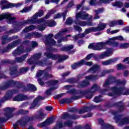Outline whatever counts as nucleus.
Here are the masks:
<instances>
[{"label": "nucleus", "instance_id": "1", "mask_svg": "<svg viewBox=\"0 0 129 129\" xmlns=\"http://www.w3.org/2000/svg\"><path fill=\"white\" fill-rule=\"evenodd\" d=\"M44 15V11L43 10H40L38 12L35 13L32 17L31 19L26 20L25 21H24L23 22H19L16 27V29H22L25 25H26V24H34L35 23H42V22H44V19H39L38 20V18H40L42 17Z\"/></svg>", "mask_w": 129, "mask_h": 129}, {"label": "nucleus", "instance_id": "2", "mask_svg": "<svg viewBox=\"0 0 129 129\" xmlns=\"http://www.w3.org/2000/svg\"><path fill=\"white\" fill-rule=\"evenodd\" d=\"M106 27V24L100 23L99 24L97 27H91L86 29L85 32L82 34L75 35L73 38L76 40L79 39V38H84L86 35L91 33V32H97L98 31H102Z\"/></svg>", "mask_w": 129, "mask_h": 129}, {"label": "nucleus", "instance_id": "3", "mask_svg": "<svg viewBox=\"0 0 129 129\" xmlns=\"http://www.w3.org/2000/svg\"><path fill=\"white\" fill-rule=\"evenodd\" d=\"M53 51H55V49L53 47H51L50 48H47L46 49V52L44 53V55L47 57V58H51L52 60H56V59H59V62L62 61V60H66L68 58V56L67 55H59L58 54H52V52Z\"/></svg>", "mask_w": 129, "mask_h": 129}, {"label": "nucleus", "instance_id": "4", "mask_svg": "<svg viewBox=\"0 0 129 129\" xmlns=\"http://www.w3.org/2000/svg\"><path fill=\"white\" fill-rule=\"evenodd\" d=\"M51 70L50 68L47 69L46 70L44 71H39L37 75V77H41V75H44V77L42 79H39L38 80V83L40 84V85H44V82L43 81H46V80H47V79H49V78H52V75H49L48 74V73L49 71Z\"/></svg>", "mask_w": 129, "mask_h": 129}, {"label": "nucleus", "instance_id": "5", "mask_svg": "<svg viewBox=\"0 0 129 129\" xmlns=\"http://www.w3.org/2000/svg\"><path fill=\"white\" fill-rule=\"evenodd\" d=\"M41 56H42V53H36L28 60L27 62L29 64H34V63L39 66H44L46 64V61L38 60L41 58Z\"/></svg>", "mask_w": 129, "mask_h": 129}, {"label": "nucleus", "instance_id": "6", "mask_svg": "<svg viewBox=\"0 0 129 129\" xmlns=\"http://www.w3.org/2000/svg\"><path fill=\"white\" fill-rule=\"evenodd\" d=\"M109 40L106 42H101L96 43H91L88 46L89 49H92L93 50L97 51H101L102 49H104V46L106 45H108Z\"/></svg>", "mask_w": 129, "mask_h": 129}, {"label": "nucleus", "instance_id": "7", "mask_svg": "<svg viewBox=\"0 0 129 129\" xmlns=\"http://www.w3.org/2000/svg\"><path fill=\"white\" fill-rule=\"evenodd\" d=\"M33 119H34L33 117H24L14 124L13 125V127L14 129H18V126H19V124L22 126H26L28 124V123L30 122V121H32Z\"/></svg>", "mask_w": 129, "mask_h": 129}, {"label": "nucleus", "instance_id": "8", "mask_svg": "<svg viewBox=\"0 0 129 129\" xmlns=\"http://www.w3.org/2000/svg\"><path fill=\"white\" fill-rule=\"evenodd\" d=\"M22 4H10L9 2L6 0H1L0 1V6H1L2 10H6L7 9H10V8H13V7H15L16 8H19L20 6H22Z\"/></svg>", "mask_w": 129, "mask_h": 129}, {"label": "nucleus", "instance_id": "9", "mask_svg": "<svg viewBox=\"0 0 129 129\" xmlns=\"http://www.w3.org/2000/svg\"><path fill=\"white\" fill-rule=\"evenodd\" d=\"M86 80L79 84V87H85L89 84V80H96L98 78V76H88L85 77Z\"/></svg>", "mask_w": 129, "mask_h": 129}, {"label": "nucleus", "instance_id": "10", "mask_svg": "<svg viewBox=\"0 0 129 129\" xmlns=\"http://www.w3.org/2000/svg\"><path fill=\"white\" fill-rule=\"evenodd\" d=\"M5 19H7L8 24H14V23L16 22V18L12 17L11 14L4 13L0 15V20H4Z\"/></svg>", "mask_w": 129, "mask_h": 129}, {"label": "nucleus", "instance_id": "11", "mask_svg": "<svg viewBox=\"0 0 129 129\" xmlns=\"http://www.w3.org/2000/svg\"><path fill=\"white\" fill-rule=\"evenodd\" d=\"M76 20H78V19H81L82 20H91L92 19V16H89L88 14L84 12L81 11L76 14Z\"/></svg>", "mask_w": 129, "mask_h": 129}, {"label": "nucleus", "instance_id": "12", "mask_svg": "<svg viewBox=\"0 0 129 129\" xmlns=\"http://www.w3.org/2000/svg\"><path fill=\"white\" fill-rule=\"evenodd\" d=\"M65 32H67V29H63L61 32L55 35V39H58L57 41L58 44H60L61 42H66V41H67V37H70V35H67L66 38H61V36H62L63 33H65Z\"/></svg>", "mask_w": 129, "mask_h": 129}, {"label": "nucleus", "instance_id": "13", "mask_svg": "<svg viewBox=\"0 0 129 129\" xmlns=\"http://www.w3.org/2000/svg\"><path fill=\"white\" fill-rule=\"evenodd\" d=\"M52 34H49L47 36V40L45 42L46 45H49V46H54V45H56V41L54 39H51V38H52Z\"/></svg>", "mask_w": 129, "mask_h": 129}, {"label": "nucleus", "instance_id": "14", "mask_svg": "<svg viewBox=\"0 0 129 129\" xmlns=\"http://www.w3.org/2000/svg\"><path fill=\"white\" fill-rule=\"evenodd\" d=\"M25 52L24 50V47L23 46L18 47L16 49H15L13 52L12 54L13 56H19L21 54H23Z\"/></svg>", "mask_w": 129, "mask_h": 129}, {"label": "nucleus", "instance_id": "15", "mask_svg": "<svg viewBox=\"0 0 129 129\" xmlns=\"http://www.w3.org/2000/svg\"><path fill=\"white\" fill-rule=\"evenodd\" d=\"M53 122H54V120L53 119V118H50L46 119L43 122L39 124L38 125L41 127H44V126L50 125V124H51V123H53Z\"/></svg>", "mask_w": 129, "mask_h": 129}, {"label": "nucleus", "instance_id": "16", "mask_svg": "<svg viewBox=\"0 0 129 129\" xmlns=\"http://www.w3.org/2000/svg\"><path fill=\"white\" fill-rule=\"evenodd\" d=\"M5 114L7 117V118H11V117H13L14 115L12 112H13V109L7 107L4 109Z\"/></svg>", "mask_w": 129, "mask_h": 129}, {"label": "nucleus", "instance_id": "17", "mask_svg": "<svg viewBox=\"0 0 129 129\" xmlns=\"http://www.w3.org/2000/svg\"><path fill=\"white\" fill-rule=\"evenodd\" d=\"M118 60V58H111L108 59L106 61H102V64L103 66H107L108 65H110V64H112V63H115Z\"/></svg>", "mask_w": 129, "mask_h": 129}, {"label": "nucleus", "instance_id": "18", "mask_svg": "<svg viewBox=\"0 0 129 129\" xmlns=\"http://www.w3.org/2000/svg\"><path fill=\"white\" fill-rule=\"evenodd\" d=\"M21 43V40L19 39L16 41H13L11 44H8L7 46V49L10 50L11 49H13L15 48V47H17Z\"/></svg>", "mask_w": 129, "mask_h": 129}, {"label": "nucleus", "instance_id": "19", "mask_svg": "<svg viewBox=\"0 0 129 129\" xmlns=\"http://www.w3.org/2000/svg\"><path fill=\"white\" fill-rule=\"evenodd\" d=\"M75 23L79 26H92V22L86 23L84 21L81 22L78 20L75 21Z\"/></svg>", "mask_w": 129, "mask_h": 129}, {"label": "nucleus", "instance_id": "20", "mask_svg": "<svg viewBox=\"0 0 129 129\" xmlns=\"http://www.w3.org/2000/svg\"><path fill=\"white\" fill-rule=\"evenodd\" d=\"M117 122L120 125H122V124H126L129 123V117H124L121 119H118Z\"/></svg>", "mask_w": 129, "mask_h": 129}, {"label": "nucleus", "instance_id": "21", "mask_svg": "<svg viewBox=\"0 0 129 129\" xmlns=\"http://www.w3.org/2000/svg\"><path fill=\"white\" fill-rule=\"evenodd\" d=\"M27 99V97L24 95H19L18 96L14 98L13 100L14 101H22L23 100H25Z\"/></svg>", "mask_w": 129, "mask_h": 129}, {"label": "nucleus", "instance_id": "22", "mask_svg": "<svg viewBox=\"0 0 129 129\" xmlns=\"http://www.w3.org/2000/svg\"><path fill=\"white\" fill-rule=\"evenodd\" d=\"M115 80V78L112 76L109 77L108 79L106 81L104 84L105 87H107L108 85L112 82H113Z\"/></svg>", "mask_w": 129, "mask_h": 129}, {"label": "nucleus", "instance_id": "23", "mask_svg": "<svg viewBox=\"0 0 129 129\" xmlns=\"http://www.w3.org/2000/svg\"><path fill=\"white\" fill-rule=\"evenodd\" d=\"M84 63V59H82L78 62L75 63L74 64L72 65V69H76V68H78V67H80V66H82Z\"/></svg>", "mask_w": 129, "mask_h": 129}, {"label": "nucleus", "instance_id": "24", "mask_svg": "<svg viewBox=\"0 0 129 129\" xmlns=\"http://www.w3.org/2000/svg\"><path fill=\"white\" fill-rule=\"evenodd\" d=\"M44 99H45V97H42L41 96H38L32 103V105L33 107H35V106H36L37 104H38V102H39L40 100H43Z\"/></svg>", "mask_w": 129, "mask_h": 129}, {"label": "nucleus", "instance_id": "25", "mask_svg": "<svg viewBox=\"0 0 129 129\" xmlns=\"http://www.w3.org/2000/svg\"><path fill=\"white\" fill-rule=\"evenodd\" d=\"M34 36V37H36L37 38H39V37H41V34L38 33V32L36 33H32L31 34H28L26 36V39H31L32 36Z\"/></svg>", "mask_w": 129, "mask_h": 129}, {"label": "nucleus", "instance_id": "26", "mask_svg": "<svg viewBox=\"0 0 129 129\" xmlns=\"http://www.w3.org/2000/svg\"><path fill=\"white\" fill-rule=\"evenodd\" d=\"M27 56L28 54H26L21 57H16L15 58V61L16 62H18V63H22V62H24V61H25V59L27 58Z\"/></svg>", "mask_w": 129, "mask_h": 129}, {"label": "nucleus", "instance_id": "27", "mask_svg": "<svg viewBox=\"0 0 129 129\" xmlns=\"http://www.w3.org/2000/svg\"><path fill=\"white\" fill-rule=\"evenodd\" d=\"M14 37H8V36H4L2 38V44H6L10 41H13Z\"/></svg>", "mask_w": 129, "mask_h": 129}, {"label": "nucleus", "instance_id": "28", "mask_svg": "<svg viewBox=\"0 0 129 129\" xmlns=\"http://www.w3.org/2000/svg\"><path fill=\"white\" fill-rule=\"evenodd\" d=\"M69 117L70 118H73V119H76V118H77V117H75L73 115H70V114L68 113H64L61 116V118H62L63 119H66Z\"/></svg>", "mask_w": 129, "mask_h": 129}, {"label": "nucleus", "instance_id": "29", "mask_svg": "<svg viewBox=\"0 0 129 129\" xmlns=\"http://www.w3.org/2000/svg\"><path fill=\"white\" fill-rule=\"evenodd\" d=\"M100 67L97 64H95L93 66L90 70H89V72L91 73H94V72H96L99 69Z\"/></svg>", "mask_w": 129, "mask_h": 129}, {"label": "nucleus", "instance_id": "30", "mask_svg": "<svg viewBox=\"0 0 129 129\" xmlns=\"http://www.w3.org/2000/svg\"><path fill=\"white\" fill-rule=\"evenodd\" d=\"M104 10L103 8H101L98 10H95V13H96L94 19V20H97V19H99V16H98V14H100L101 13L103 12Z\"/></svg>", "mask_w": 129, "mask_h": 129}, {"label": "nucleus", "instance_id": "31", "mask_svg": "<svg viewBox=\"0 0 129 129\" xmlns=\"http://www.w3.org/2000/svg\"><path fill=\"white\" fill-rule=\"evenodd\" d=\"M99 90V86L97 84H94L91 88L90 92L92 93H94Z\"/></svg>", "mask_w": 129, "mask_h": 129}, {"label": "nucleus", "instance_id": "32", "mask_svg": "<svg viewBox=\"0 0 129 129\" xmlns=\"http://www.w3.org/2000/svg\"><path fill=\"white\" fill-rule=\"evenodd\" d=\"M115 40H118V41H123V37L122 36H118L112 37L109 39V42H110L112 41H115Z\"/></svg>", "mask_w": 129, "mask_h": 129}, {"label": "nucleus", "instance_id": "33", "mask_svg": "<svg viewBox=\"0 0 129 129\" xmlns=\"http://www.w3.org/2000/svg\"><path fill=\"white\" fill-rule=\"evenodd\" d=\"M90 107H88L87 106H85L84 109H82L79 111V114H82V113H85V112H87V111H89L91 110Z\"/></svg>", "mask_w": 129, "mask_h": 129}, {"label": "nucleus", "instance_id": "34", "mask_svg": "<svg viewBox=\"0 0 129 129\" xmlns=\"http://www.w3.org/2000/svg\"><path fill=\"white\" fill-rule=\"evenodd\" d=\"M46 84L47 86H51V85H56V84H58V81L56 80H53L47 82Z\"/></svg>", "mask_w": 129, "mask_h": 129}, {"label": "nucleus", "instance_id": "35", "mask_svg": "<svg viewBox=\"0 0 129 129\" xmlns=\"http://www.w3.org/2000/svg\"><path fill=\"white\" fill-rule=\"evenodd\" d=\"M113 7H117V8H122L123 6V3L120 2H116L112 3Z\"/></svg>", "mask_w": 129, "mask_h": 129}, {"label": "nucleus", "instance_id": "36", "mask_svg": "<svg viewBox=\"0 0 129 129\" xmlns=\"http://www.w3.org/2000/svg\"><path fill=\"white\" fill-rule=\"evenodd\" d=\"M113 70H108L104 71L103 72L101 73V75H100V77H103L105 75V74L107 73H112V72H114Z\"/></svg>", "mask_w": 129, "mask_h": 129}, {"label": "nucleus", "instance_id": "37", "mask_svg": "<svg viewBox=\"0 0 129 129\" xmlns=\"http://www.w3.org/2000/svg\"><path fill=\"white\" fill-rule=\"evenodd\" d=\"M35 29V26L31 25L25 28L23 30V33H27V32H30V31H33Z\"/></svg>", "mask_w": 129, "mask_h": 129}, {"label": "nucleus", "instance_id": "38", "mask_svg": "<svg viewBox=\"0 0 129 129\" xmlns=\"http://www.w3.org/2000/svg\"><path fill=\"white\" fill-rule=\"evenodd\" d=\"M62 16H63V20L65 21V18L66 17V13H62V14L58 13L57 14H56L54 16V19H59V18H61L62 17Z\"/></svg>", "mask_w": 129, "mask_h": 129}, {"label": "nucleus", "instance_id": "39", "mask_svg": "<svg viewBox=\"0 0 129 129\" xmlns=\"http://www.w3.org/2000/svg\"><path fill=\"white\" fill-rule=\"evenodd\" d=\"M73 45H68L64 47L61 48V51H70V50H72L73 49Z\"/></svg>", "mask_w": 129, "mask_h": 129}, {"label": "nucleus", "instance_id": "40", "mask_svg": "<svg viewBox=\"0 0 129 129\" xmlns=\"http://www.w3.org/2000/svg\"><path fill=\"white\" fill-rule=\"evenodd\" d=\"M27 87L28 90H30V91H36V90H37V88H36L34 85L31 84H28Z\"/></svg>", "mask_w": 129, "mask_h": 129}, {"label": "nucleus", "instance_id": "41", "mask_svg": "<svg viewBox=\"0 0 129 129\" xmlns=\"http://www.w3.org/2000/svg\"><path fill=\"white\" fill-rule=\"evenodd\" d=\"M32 6H30L29 7H25L24 8L20 13H28V12H30L31 10H32Z\"/></svg>", "mask_w": 129, "mask_h": 129}, {"label": "nucleus", "instance_id": "42", "mask_svg": "<svg viewBox=\"0 0 129 129\" xmlns=\"http://www.w3.org/2000/svg\"><path fill=\"white\" fill-rule=\"evenodd\" d=\"M105 52L106 53L107 55H108V57H110V56H111V55H112V53H113V49L107 48Z\"/></svg>", "mask_w": 129, "mask_h": 129}, {"label": "nucleus", "instance_id": "43", "mask_svg": "<svg viewBox=\"0 0 129 129\" xmlns=\"http://www.w3.org/2000/svg\"><path fill=\"white\" fill-rule=\"evenodd\" d=\"M98 57L100 59H104V58H106V57H108V54H107L106 52H104L101 54H99Z\"/></svg>", "mask_w": 129, "mask_h": 129}, {"label": "nucleus", "instance_id": "44", "mask_svg": "<svg viewBox=\"0 0 129 129\" xmlns=\"http://www.w3.org/2000/svg\"><path fill=\"white\" fill-rule=\"evenodd\" d=\"M55 13H56V11L55 10H51L47 13V14L45 16V19H49L50 16H51V15L55 14Z\"/></svg>", "mask_w": 129, "mask_h": 129}, {"label": "nucleus", "instance_id": "45", "mask_svg": "<svg viewBox=\"0 0 129 129\" xmlns=\"http://www.w3.org/2000/svg\"><path fill=\"white\" fill-rule=\"evenodd\" d=\"M129 44L128 43H121L119 45V48H122V49H126V48H128Z\"/></svg>", "mask_w": 129, "mask_h": 129}, {"label": "nucleus", "instance_id": "46", "mask_svg": "<svg viewBox=\"0 0 129 129\" xmlns=\"http://www.w3.org/2000/svg\"><path fill=\"white\" fill-rule=\"evenodd\" d=\"M73 124V121L71 120H68L64 122V125H65V126H72Z\"/></svg>", "mask_w": 129, "mask_h": 129}, {"label": "nucleus", "instance_id": "47", "mask_svg": "<svg viewBox=\"0 0 129 129\" xmlns=\"http://www.w3.org/2000/svg\"><path fill=\"white\" fill-rule=\"evenodd\" d=\"M108 45H112L113 47H118V42L114 41V40H112L111 42H109Z\"/></svg>", "mask_w": 129, "mask_h": 129}, {"label": "nucleus", "instance_id": "48", "mask_svg": "<svg viewBox=\"0 0 129 129\" xmlns=\"http://www.w3.org/2000/svg\"><path fill=\"white\" fill-rule=\"evenodd\" d=\"M117 105L119 106V111H122L123 109H124V107H123V104H121V102L117 103H116Z\"/></svg>", "mask_w": 129, "mask_h": 129}, {"label": "nucleus", "instance_id": "49", "mask_svg": "<svg viewBox=\"0 0 129 129\" xmlns=\"http://www.w3.org/2000/svg\"><path fill=\"white\" fill-rule=\"evenodd\" d=\"M55 89H57V87H52L49 89H48L46 91L47 95H50V94H51V91H52V90H55Z\"/></svg>", "mask_w": 129, "mask_h": 129}, {"label": "nucleus", "instance_id": "50", "mask_svg": "<svg viewBox=\"0 0 129 129\" xmlns=\"http://www.w3.org/2000/svg\"><path fill=\"white\" fill-rule=\"evenodd\" d=\"M46 115V114H44L43 111L39 112V116L36 118L38 119H42V118H44V117Z\"/></svg>", "mask_w": 129, "mask_h": 129}, {"label": "nucleus", "instance_id": "51", "mask_svg": "<svg viewBox=\"0 0 129 129\" xmlns=\"http://www.w3.org/2000/svg\"><path fill=\"white\" fill-rule=\"evenodd\" d=\"M101 96H98L97 97H96L94 99V102H96V103H98V102H100L101 101Z\"/></svg>", "mask_w": 129, "mask_h": 129}, {"label": "nucleus", "instance_id": "52", "mask_svg": "<svg viewBox=\"0 0 129 129\" xmlns=\"http://www.w3.org/2000/svg\"><path fill=\"white\" fill-rule=\"evenodd\" d=\"M116 68L118 70H122L123 69H124V68H125V67L121 64V63H119L117 65Z\"/></svg>", "mask_w": 129, "mask_h": 129}, {"label": "nucleus", "instance_id": "53", "mask_svg": "<svg viewBox=\"0 0 129 129\" xmlns=\"http://www.w3.org/2000/svg\"><path fill=\"white\" fill-rule=\"evenodd\" d=\"M72 23H73V20H72V19H71V18H68L66 22V24H67V25H71Z\"/></svg>", "mask_w": 129, "mask_h": 129}, {"label": "nucleus", "instance_id": "54", "mask_svg": "<svg viewBox=\"0 0 129 129\" xmlns=\"http://www.w3.org/2000/svg\"><path fill=\"white\" fill-rule=\"evenodd\" d=\"M93 96V93L90 91L89 93L86 94V97L88 99H90Z\"/></svg>", "mask_w": 129, "mask_h": 129}, {"label": "nucleus", "instance_id": "55", "mask_svg": "<svg viewBox=\"0 0 129 129\" xmlns=\"http://www.w3.org/2000/svg\"><path fill=\"white\" fill-rule=\"evenodd\" d=\"M109 26L110 27H114L115 26H116V21H110L109 24Z\"/></svg>", "mask_w": 129, "mask_h": 129}, {"label": "nucleus", "instance_id": "56", "mask_svg": "<svg viewBox=\"0 0 129 129\" xmlns=\"http://www.w3.org/2000/svg\"><path fill=\"white\" fill-rule=\"evenodd\" d=\"M93 56H94V54L93 53H91L87 55L85 59H84V60H87V61H88L89 60H90V58L92 57H93Z\"/></svg>", "mask_w": 129, "mask_h": 129}, {"label": "nucleus", "instance_id": "57", "mask_svg": "<svg viewBox=\"0 0 129 129\" xmlns=\"http://www.w3.org/2000/svg\"><path fill=\"white\" fill-rule=\"evenodd\" d=\"M48 26L49 27H54V26H56V22H55V21H54L53 20H51L48 24Z\"/></svg>", "mask_w": 129, "mask_h": 129}, {"label": "nucleus", "instance_id": "58", "mask_svg": "<svg viewBox=\"0 0 129 129\" xmlns=\"http://www.w3.org/2000/svg\"><path fill=\"white\" fill-rule=\"evenodd\" d=\"M84 62L83 63V65H86V66H92V62L91 61H85V60H84Z\"/></svg>", "mask_w": 129, "mask_h": 129}, {"label": "nucleus", "instance_id": "59", "mask_svg": "<svg viewBox=\"0 0 129 129\" xmlns=\"http://www.w3.org/2000/svg\"><path fill=\"white\" fill-rule=\"evenodd\" d=\"M85 3V0L82 1L81 4L77 5V10H79V9H80V8H81V7H82V6H83V5H84Z\"/></svg>", "mask_w": 129, "mask_h": 129}, {"label": "nucleus", "instance_id": "60", "mask_svg": "<svg viewBox=\"0 0 129 129\" xmlns=\"http://www.w3.org/2000/svg\"><path fill=\"white\" fill-rule=\"evenodd\" d=\"M89 4L90 6H95V5H97V3H96V0H91Z\"/></svg>", "mask_w": 129, "mask_h": 129}, {"label": "nucleus", "instance_id": "61", "mask_svg": "<svg viewBox=\"0 0 129 129\" xmlns=\"http://www.w3.org/2000/svg\"><path fill=\"white\" fill-rule=\"evenodd\" d=\"M99 2L103 4H107L108 3H110V2H112L113 0H99Z\"/></svg>", "mask_w": 129, "mask_h": 129}, {"label": "nucleus", "instance_id": "62", "mask_svg": "<svg viewBox=\"0 0 129 129\" xmlns=\"http://www.w3.org/2000/svg\"><path fill=\"white\" fill-rule=\"evenodd\" d=\"M98 122H99V124H100V125H101L102 127H103V126H104V122L103 121V119H99Z\"/></svg>", "mask_w": 129, "mask_h": 129}, {"label": "nucleus", "instance_id": "63", "mask_svg": "<svg viewBox=\"0 0 129 129\" xmlns=\"http://www.w3.org/2000/svg\"><path fill=\"white\" fill-rule=\"evenodd\" d=\"M28 69H29L28 68H22L20 70V72H21V73H24L25 72H27V71H28Z\"/></svg>", "mask_w": 129, "mask_h": 129}, {"label": "nucleus", "instance_id": "64", "mask_svg": "<svg viewBox=\"0 0 129 129\" xmlns=\"http://www.w3.org/2000/svg\"><path fill=\"white\" fill-rule=\"evenodd\" d=\"M92 115H93V114L92 113H89L87 114V115H85L83 116V117L84 118H86V117H91Z\"/></svg>", "mask_w": 129, "mask_h": 129}]
</instances>
